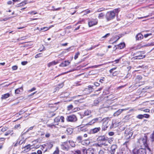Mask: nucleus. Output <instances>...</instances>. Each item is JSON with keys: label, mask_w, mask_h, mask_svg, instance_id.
I'll return each mask as SVG.
<instances>
[{"label": "nucleus", "mask_w": 154, "mask_h": 154, "mask_svg": "<svg viewBox=\"0 0 154 154\" xmlns=\"http://www.w3.org/2000/svg\"><path fill=\"white\" fill-rule=\"evenodd\" d=\"M96 122L94 119H92L91 121L89 122L88 124L89 125H91L92 124L95 123Z\"/></svg>", "instance_id": "36"}, {"label": "nucleus", "mask_w": 154, "mask_h": 154, "mask_svg": "<svg viewBox=\"0 0 154 154\" xmlns=\"http://www.w3.org/2000/svg\"><path fill=\"white\" fill-rule=\"evenodd\" d=\"M67 141H66L62 143L61 145V148L64 150H68L69 149V147L67 145Z\"/></svg>", "instance_id": "9"}, {"label": "nucleus", "mask_w": 154, "mask_h": 154, "mask_svg": "<svg viewBox=\"0 0 154 154\" xmlns=\"http://www.w3.org/2000/svg\"><path fill=\"white\" fill-rule=\"evenodd\" d=\"M117 148V146L116 144L112 145L110 147L109 152L111 154H115L116 149Z\"/></svg>", "instance_id": "10"}, {"label": "nucleus", "mask_w": 154, "mask_h": 154, "mask_svg": "<svg viewBox=\"0 0 154 154\" xmlns=\"http://www.w3.org/2000/svg\"><path fill=\"white\" fill-rule=\"evenodd\" d=\"M66 120L68 122H74L77 120L76 116L73 115L67 116Z\"/></svg>", "instance_id": "6"}, {"label": "nucleus", "mask_w": 154, "mask_h": 154, "mask_svg": "<svg viewBox=\"0 0 154 154\" xmlns=\"http://www.w3.org/2000/svg\"><path fill=\"white\" fill-rule=\"evenodd\" d=\"M66 131L69 134H71L72 132V129L70 128H67Z\"/></svg>", "instance_id": "40"}, {"label": "nucleus", "mask_w": 154, "mask_h": 154, "mask_svg": "<svg viewBox=\"0 0 154 154\" xmlns=\"http://www.w3.org/2000/svg\"><path fill=\"white\" fill-rule=\"evenodd\" d=\"M146 94L143 91L141 92L139 94V96L136 97V99H138L139 98H141V97L143 96H145Z\"/></svg>", "instance_id": "24"}, {"label": "nucleus", "mask_w": 154, "mask_h": 154, "mask_svg": "<svg viewBox=\"0 0 154 154\" xmlns=\"http://www.w3.org/2000/svg\"><path fill=\"white\" fill-rule=\"evenodd\" d=\"M31 146L30 144H28L27 146H25L24 147V148L25 149V150H26L27 151H29L31 149V148H30Z\"/></svg>", "instance_id": "27"}, {"label": "nucleus", "mask_w": 154, "mask_h": 154, "mask_svg": "<svg viewBox=\"0 0 154 154\" xmlns=\"http://www.w3.org/2000/svg\"><path fill=\"white\" fill-rule=\"evenodd\" d=\"M139 54V55H136L133 58L134 59V60L141 59L145 57V55H143V54H144L143 51H138L137 52L134 54V55H135L137 54Z\"/></svg>", "instance_id": "5"}, {"label": "nucleus", "mask_w": 154, "mask_h": 154, "mask_svg": "<svg viewBox=\"0 0 154 154\" xmlns=\"http://www.w3.org/2000/svg\"><path fill=\"white\" fill-rule=\"evenodd\" d=\"M137 117L139 119H142L143 118V115H139L137 116Z\"/></svg>", "instance_id": "51"}, {"label": "nucleus", "mask_w": 154, "mask_h": 154, "mask_svg": "<svg viewBox=\"0 0 154 154\" xmlns=\"http://www.w3.org/2000/svg\"><path fill=\"white\" fill-rule=\"evenodd\" d=\"M63 83H62L60 84H59L58 86L59 88H61L63 87Z\"/></svg>", "instance_id": "59"}, {"label": "nucleus", "mask_w": 154, "mask_h": 154, "mask_svg": "<svg viewBox=\"0 0 154 154\" xmlns=\"http://www.w3.org/2000/svg\"><path fill=\"white\" fill-rule=\"evenodd\" d=\"M98 122H100L101 121L103 122V119H102V118L101 117H99L98 118Z\"/></svg>", "instance_id": "60"}, {"label": "nucleus", "mask_w": 154, "mask_h": 154, "mask_svg": "<svg viewBox=\"0 0 154 154\" xmlns=\"http://www.w3.org/2000/svg\"><path fill=\"white\" fill-rule=\"evenodd\" d=\"M98 154H104V152L102 150H100Z\"/></svg>", "instance_id": "64"}, {"label": "nucleus", "mask_w": 154, "mask_h": 154, "mask_svg": "<svg viewBox=\"0 0 154 154\" xmlns=\"http://www.w3.org/2000/svg\"><path fill=\"white\" fill-rule=\"evenodd\" d=\"M65 63H64V62H62L60 65H59V66H61V67H64V66H66L65 65Z\"/></svg>", "instance_id": "50"}, {"label": "nucleus", "mask_w": 154, "mask_h": 154, "mask_svg": "<svg viewBox=\"0 0 154 154\" xmlns=\"http://www.w3.org/2000/svg\"><path fill=\"white\" fill-rule=\"evenodd\" d=\"M143 118L144 117L145 118H149V115L147 114H144L143 115Z\"/></svg>", "instance_id": "53"}, {"label": "nucleus", "mask_w": 154, "mask_h": 154, "mask_svg": "<svg viewBox=\"0 0 154 154\" xmlns=\"http://www.w3.org/2000/svg\"><path fill=\"white\" fill-rule=\"evenodd\" d=\"M82 136H79L77 137L76 139V141L79 143H81L82 142Z\"/></svg>", "instance_id": "25"}, {"label": "nucleus", "mask_w": 154, "mask_h": 154, "mask_svg": "<svg viewBox=\"0 0 154 154\" xmlns=\"http://www.w3.org/2000/svg\"><path fill=\"white\" fill-rule=\"evenodd\" d=\"M115 16V14L114 11L107 12L105 15V17L107 21H110L113 19Z\"/></svg>", "instance_id": "3"}, {"label": "nucleus", "mask_w": 154, "mask_h": 154, "mask_svg": "<svg viewBox=\"0 0 154 154\" xmlns=\"http://www.w3.org/2000/svg\"><path fill=\"white\" fill-rule=\"evenodd\" d=\"M47 144L48 145V148L50 149H51L53 146V144L51 143H48Z\"/></svg>", "instance_id": "38"}, {"label": "nucleus", "mask_w": 154, "mask_h": 154, "mask_svg": "<svg viewBox=\"0 0 154 154\" xmlns=\"http://www.w3.org/2000/svg\"><path fill=\"white\" fill-rule=\"evenodd\" d=\"M99 45H94V46H92L91 48H87L86 49V50L87 51H90V50H91L93 49H94V48H95L98 47V46Z\"/></svg>", "instance_id": "29"}, {"label": "nucleus", "mask_w": 154, "mask_h": 154, "mask_svg": "<svg viewBox=\"0 0 154 154\" xmlns=\"http://www.w3.org/2000/svg\"><path fill=\"white\" fill-rule=\"evenodd\" d=\"M151 138L153 140H154V131L153 132L151 135Z\"/></svg>", "instance_id": "58"}, {"label": "nucleus", "mask_w": 154, "mask_h": 154, "mask_svg": "<svg viewBox=\"0 0 154 154\" xmlns=\"http://www.w3.org/2000/svg\"><path fill=\"white\" fill-rule=\"evenodd\" d=\"M12 131V130H8L7 131L5 134V135L7 136L9 134L11 133Z\"/></svg>", "instance_id": "39"}, {"label": "nucleus", "mask_w": 154, "mask_h": 154, "mask_svg": "<svg viewBox=\"0 0 154 154\" xmlns=\"http://www.w3.org/2000/svg\"><path fill=\"white\" fill-rule=\"evenodd\" d=\"M86 154H96L95 150L92 148H89L86 150Z\"/></svg>", "instance_id": "13"}, {"label": "nucleus", "mask_w": 154, "mask_h": 154, "mask_svg": "<svg viewBox=\"0 0 154 154\" xmlns=\"http://www.w3.org/2000/svg\"><path fill=\"white\" fill-rule=\"evenodd\" d=\"M143 105H146L148 106L154 105V100L150 101H147L143 103Z\"/></svg>", "instance_id": "15"}, {"label": "nucleus", "mask_w": 154, "mask_h": 154, "mask_svg": "<svg viewBox=\"0 0 154 154\" xmlns=\"http://www.w3.org/2000/svg\"><path fill=\"white\" fill-rule=\"evenodd\" d=\"M91 11L90 10H85L84 11H83V12H84V15H85L87 14H88L89 13H90L91 12Z\"/></svg>", "instance_id": "42"}, {"label": "nucleus", "mask_w": 154, "mask_h": 154, "mask_svg": "<svg viewBox=\"0 0 154 154\" xmlns=\"http://www.w3.org/2000/svg\"><path fill=\"white\" fill-rule=\"evenodd\" d=\"M130 119V115H128L125 116L123 119L122 120L123 122H128Z\"/></svg>", "instance_id": "17"}, {"label": "nucleus", "mask_w": 154, "mask_h": 154, "mask_svg": "<svg viewBox=\"0 0 154 154\" xmlns=\"http://www.w3.org/2000/svg\"><path fill=\"white\" fill-rule=\"evenodd\" d=\"M98 23V20L97 19H92L89 21L88 24L89 27H91L96 25Z\"/></svg>", "instance_id": "7"}, {"label": "nucleus", "mask_w": 154, "mask_h": 154, "mask_svg": "<svg viewBox=\"0 0 154 154\" xmlns=\"http://www.w3.org/2000/svg\"><path fill=\"white\" fill-rule=\"evenodd\" d=\"M28 62L27 61H23L21 62V64L23 65H25Z\"/></svg>", "instance_id": "57"}, {"label": "nucleus", "mask_w": 154, "mask_h": 154, "mask_svg": "<svg viewBox=\"0 0 154 154\" xmlns=\"http://www.w3.org/2000/svg\"><path fill=\"white\" fill-rule=\"evenodd\" d=\"M54 121L55 123H56L57 124L56 125H58L59 122L60 121V119L59 117H56L54 119Z\"/></svg>", "instance_id": "28"}, {"label": "nucleus", "mask_w": 154, "mask_h": 154, "mask_svg": "<svg viewBox=\"0 0 154 154\" xmlns=\"http://www.w3.org/2000/svg\"><path fill=\"white\" fill-rule=\"evenodd\" d=\"M119 8H117L116 9H114L113 11H114V12H116V13H118L119 12Z\"/></svg>", "instance_id": "62"}, {"label": "nucleus", "mask_w": 154, "mask_h": 154, "mask_svg": "<svg viewBox=\"0 0 154 154\" xmlns=\"http://www.w3.org/2000/svg\"><path fill=\"white\" fill-rule=\"evenodd\" d=\"M58 63V61H53L48 63V67H50L51 66L56 65Z\"/></svg>", "instance_id": "22"}, {"label": "nucleus", "mask_w": 154, "mask_h": 154, "mask_svg": "<svg viewBox=\"0 0 154 154\" xmlns=\"http://www.w3.org/2000/svg\"><path fill=\"white\" fill-rule=\"evenodd\" d=\"M109 118L108 117L103 119V122L102 127L103 130L105 131L108 127L109 125Z\"/></svg>", "instance_id": "4"}, {"label": "nucleus", "mask_w": 154, "mask_h": 154, "mask_svg": "<svg viewBox=\"0 0 154 154\" xmlns=\"http://www.w3.org/2000/svg\"><path fill=\"white\" fill-rule=\"evenodd\" d=\"M136 40H139L143 38V35L140 33H138L135 36Z\"/></svg>", "instance_id": "16"}, {"label": "nucleus", "mask_w": 154, "mask_h": 154, "mask_svg": "<svg viewBox=\"0 0 154 154\" xmlns=\"http://www.w3.org/2000/svg\"><path fill=\"white\" fill-rule=\"evenodd\" d=\"M23 91V88L22 87H21L20 88H19L15 90V93L16 94H19L20 93V92H22Z\"/></svg>", "instance_id": "14"}, {"label": "nucleus", "mask_w": 154, "mask_h": 154, "mask_svg": "<svg viewBox=\"0 0 154 154\" xmlns=\"http://www.w3.org/2000/svg\"><path fill=\"white\" fill-rule=\"evenodd\" d=\"M128 108L123 109H119L116 112L113 114L114 116H117L120 115L121 113L123 111L126 110L128 109Z\"/></svg>", "instance_id": "11"}, {"label": "nucleus", "mask_w": 154, "mask_h": 154, "mask_svg": "<svg viewBox=\"0 0 154 154\" xmlns=\"http://www.w3.org/2000/svg\"><path fill=\"white\" fill-rule=\"evenodd\" d=\"M73 106H68V109L69 110L70 109H72V112H75L78 110L79 109V108L76 107L74 108L73 109Z\"/></svg>", "instance_id": "21"}, {"label": "nucleus", "mask_w": 154, "mask_h": 154, "mask_svg": "<svg viewBox=\"0 0 154 154\" xmlns=\"http://www.w3.org/2000/svg\"><path fill=\"white\" fill-rule=\"evenodd\" d=\"M114 132H110L108 134L110 136H113L114 134Z\"/></svg>", "instance_id": "63"}, {"label": "nucleus", "mask_w": 154, "mask_h": 154, "mask_svg": "<svg viewBox=\"0 0 154 154\" xmlns=\"http://www.w3.org/2000/svg\"><path fill=\"white\" fill-rule=\"evenodd\" d=\"M88 88H86L85 89V91H88L89 89H91L92 90H93L94 89L93 88V86H91V85H89L88 87Z\"/></svg>", "instance_id": "46"}, {"label": "nucleus", "mask_w": 154, "mask_h": 154, "mask_svg": "<svg viewBox=\"0 0 154 154\" xmlns=\"http://www.w3.org/2000/svg\"><path fill=\"white\" fill-rule=\"evenodd\" d=\"M19 128H20V124L15 125L14 127L15 129H17Z\"/></svg>", "instance_id": "45"}, {"label": "nucleus", "mask_w": 154, "mask_h": 154, "mask_svg": "<svg viewBox=\"0 0 154 154\" xmlns=\"http://www.w3.org/2000/svg\"><path fill=\"white\" fill-rule=\"evenodd\" d=\"M141 109V110L143 111L144 112H149V110L148 109H143V108H142L141 109Z\"/></svg>", "instance_id": "47"}, {"label": "nucleus", "mask_w": 154, "mask_h": 154, "mask_svg": "<svg viewBox=\"0 0 154 154\" xmlns=\"http://www.w3.org/2000/svg\"><path fill=\"white\" fill-rule=\"evenodd\" d=\"M69 142L71 146L72 147H74L75 146V144L73 141L70 140L69 141Z\"/></svg>", "instance_id": "33"}, {"label": "nucleus", "mask_w": 154, "mask_h": 154, "mask_svg": "<svg viewBox=\"0 0 154 154\" xmlns=\"http://www.w3.org/2000/svg\"><path fill=\"white\" fill-rule=\"evenodd\" d=\"M110 35V34L109 33H107L105 35L103 36L102 37V38H106L108 37V36H109Z\"/></svg>", "instance_id": "52"}, {"label": "nucleus", "mask_w": 154, "mask_h": 154, "mask_svg": "<svg viewBox=\"0 0 154 154\" xmlns=\"http://www.w3.org/2000/svg\"><path fill=\"white\" fill-rule=\"evenodd\" d=\"M28 3V2H27V0H25L23 1L22 2H21L19 4L17 5V7H20V6H22L24 5L27 4Z\"/></svg>", "instance_id": "23"}, {"label": "nucleus", "mask_w": 154, "mask_h": 154, "mask_svg": "<svg viewBox=\"0 0 154 154\" xmlns=\"http://www.w3.org/2000/svg\"><path fill=\"white\" fill-rule=\"evenodd\" d=\"M104 16V13H101L99 14L98 17L99 19H102L103 18Z\"/></svg>", "instance_id": "30"}, {"label": "nucleus", "mask_w": 154, "mask_h": 154, "mask_svg": "<svg viewBox=\"0 0 154 154\" xmlns=\"http://www.w3.org/2000/svg\"><path fill=\"white\" fill-rule=\"evenodd\" d=\"M60 120L61 119V122H64V118L63 116H61L60 117Z\"/></svg>", "instance_id": "54"}, {"label": "nucleus", "mask_w": 154, "mask_h": 154, "mask_svg": "<svg viewBox=\"0 0 154 154\" xmlns=\"http://www.w3.org/2000/svg\"><path fill=\"white\" fill-rule=\"evenodd\" d=\"M105 10V8H100L98 9L97 10V12H100L103 11H104Z\"/></svg>", "instance_id": "44"}, {"label": "nucleus", "mask_w": 154, "mask_h": 154, "mask_svg": "<svg viewBox=\"0 0 154 154\" xmlns=\"http://www.w3.org/2000/svg\"><path fill=\"white\" fill-rule=\"evenodd\" d=\"M81 100H75L74 101V102L75 104L78 105H79V104L81 103Z\"/></svg>", "instance_id": "35"}, {"label": "nucleus", "mask_w": 154, "mask_h": 154, "mask_svg": "<svg viewBox=\"0 0 154 154\" xmlns=\"http://www.w3.org/2000/svg\"><path fill=\"white\" fill-rule=\"evenodd\" d=\"M64 62V63H65V64H65L66 66L68 65L70 63L69 62V61H65Z\"/></svg>", "instance_id": "61"}, {"label": "nucleus", "mask_w": 154, "mask_h": 154, "mask_svg": "<svg viewBox=\"0 0 154 154\" xmlns=\"http://www.w3.org/2000/svg\"><path fill=\"white\" fill-rule=\"evenodd\" d=\"M79 54L80 53L79 52H78L75 53V56L74 57V59L75 60H76Z\"/></svg>", "instance_id": "37"}, {"label": "nucleus", "mask_w": 154, "mask_h": 154, "mask_svg": "<svg viewBox=\"0 0 154 154\" xmlns=\"http://www.w3.org/2000/svg\"><path fill=\"white\" fill-rule=\"evenodd\" d=\"M12 68L13 70H16L17 69V66L16 65L13 66Z\"/></svg>", "instance_id": "55"}, {"label": "nucleus", "mask_w": 154, "mask_h": 154, "mask_svg": "<svg viewBox=\"0 0 154 154\" xmlns=\"http://www.w3.org/2000/svg\"><path fill=\"white\" fill-rule=\"evenodd\" d=\"M42 54L41 53H39L38 54H37L36 55H35V58H37L40 57H41V55Z\"/></svg>", "instance_id": "56"}, {"label": "nucleus", "mask_w": 154, "mask_h": 154, "mask_svg": "<svg viewBox=\"0 0 154 154\" xmlns=\"http://www.w3.org/2000/svg\"><path fill=\"white\" fill-rule=\"evenodd\" d=\"M100 102L98 100H95L94 101V104L95 105H99V103Z\"/></svg>", "instance_id": "41"}, {"label": "nucleus", "mask_w": 154, "mask_h": 154, "mask_svg": "<svg viewBox=\"0 0 154 154\" xmlns=\"http://www.w3.org/2000/svg\"><path fill=\"white\" fill-rule=\"evenodd\" d=\"M136 78L137 79H138V80L139 81L142 79V77L141 75H138L137 76Z\"/></svg>", "instance_id": "49"}, {"label": "nucleus", "mask_w": 154, "mask_h": 154, "mask_svg": "<svg viewBox=\"0 0 154 154\" xmlns=\"http://www.w3.org/2000/svg\"><path fill=\"white\" fill-rule=\"evenodd\" d=\"M100 130V127L96 128L91 130L92 133L94 134L96 133L99 131Z\"/></svg>", "instance_id": "20"}, {"label": "nucleus", "mask_w": 154, "mask_h": 154, "mask_svg": "<svg viewBox=\"0 0 154 154\" xmlns=\"http://www.w3.org/2000/svg\"><path fill=\"white\" fill-rule=\"evenodd\" d=\"M59 148L58 147H56L55 150L53 154H59Z\"/></svg>", "instance_id": "31"}, {"label": "nucleus", "mask_w": 154, "mask_h": 154, "mask_svg": "<svg viewBox=\"0 0 154 154\" xmlns=\"http://www.w3.org/2000/svg\"><path fill=\"white\" fill-rule=\"evenodd\" d=\"M145 148L141 147L137 151V154H146V152Z\"/></svg>", "instance_id": "8"}, {"label": "nucleus", "mask_w": 154, "mask_h": 154, "mask_svg": "<svg viewBox=\"0 0 154 154\" xmlns=\"http://www.w3.org/2000/svg\"><path fill=\"white\" fill-rule=\"evenodd\" d=\"M91 111L90 110H87L84 112V114L85 116H88L90 114Z\"/></svg>", "instance_id": "32"}, {"label": "nucleus", "mask_w": 154, "mask_h": 154, "mask_svg": "<svg viewBox=\"0 0 154 154\" xmlns=\"http://www.w3.org/2000/svg\"><path fill=\"white\" fill-rule=\"evenodd\" d=\"M55 125L52 124H48L47 125V127L51 128H52L54 126L56 128V127L55 126Z\"/></svg>", "instance_id": "34"}, {"label": "nucleus", "mask_w": 154, "mask_h": 154, "mask_svg": "<svg viewBox=\"0 0 154 154\" xmlns=\"http://www.w3.org/2000/svg\"><path fill=\"white\" fill-rule=\"evenodd\" d=\"M108 106H103L100 109V112H106L108 110Z\"/></svg>", "instance_id": "18"}, {"label": "nucleus", "mask_w": 154, "mask_h": 154, "mask_svg": "<svg viewBox=\"0 0 154 154\" xmlns=\"http://www.w3.org/2000/svg\"><path fill=\"white\" fill-rule=\"evenodd\" d=\"M147 138L146 136H144L142 138H140L137 141L139 143V146L141 147L146 148L149 152L151 150L150 149L148 146L147 143Z\"/></svg>", "instance_id": "2"}, {"label": "nucleus", "mask_w": 154, "mask_h": 154, "mask_svg": "<svg viewBox=\"0 0 154 154\" xmlns=\"http://www.w3.org/2000/svg\"><path fill=\"white\" fill-rule=\"evenodd\" d=\"M25 141L24 140H20L19 142H18V144L19 145H21L22 144H23V143H25Z\"/></svg>", "instance_id": "48"}, {"label": "nucleus", "mask_w": 154, "mask_h": 154, "mask_svg": "<svg viewBox=\"0 0 154 154\" xmlns=\"http://www.w3.org/2000/svg\"><path fill=\"white\" fill-rule=\"evenodd\" d=\"M108 140V138L104 135L99 136L97 138V140L98 142L97 145L100 147H102L103 146H107L108 144L106 141Z\"/></svg>", "instance_id": "1"}, {"label": "nucleus", "mask_w": 154, "mask_h": 154, "mask_svg": "<svg viewBox=\"0 0 154 154\" xmlns=\"http://www.w3.org/2000/svg\"><path fill=\"white\" fill-rule=\"evenodd\" d=\"M8 129V128L7 127H5L3 128L1 130V131L2 132H4Z\"/></svg>", "instance_id": "43"}, {"label": "nucleus", "mask_w": 154, "mask_h": 154, "mask_svg": "<svg viewBox=\"0 0 154 154\" xmlns=\"http://www.w3.org/2000/svg\"><path fill=\"white\" fill-rule=\"evenodd\" d=\"M125 46V44L124 43H121L116 46H115V47H116L115 49L116 50L117 48L121 49L123 48Z\"/></svg>", "instance_id": "12"}, {"label": "nucleus", "mask_w": 154, "mask_h": 154, "mask_svg": "<svg viewBox=\"0 0 154 154\" xmlns=\"http://www.w3.org/2000/svg\"><path fill=\"white\" fill-rule=\"evenodd\" d=\"M79 128H78V130L79 131H87V128L85 127L84 126L80 127V126H79Z\"/></svg>", "instance_id": "26"}, {"label": "nucleus", "mask_w": 154, "mask_h": 154, "mask_svg": "<svg viewBox=\"0 0 154 154\" xmlns=\"http://www.w3.org/2000/svg\"><path fill=\"white\" fill-rule=\"evenodd\" d=\"M10 96V94L9 93H7L2 95L1 99H5Z\"/></svg>", "instance_id": "19"}]
</instances>
